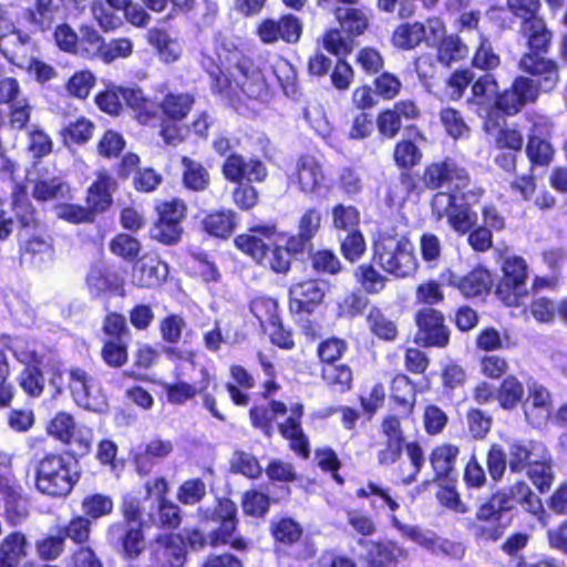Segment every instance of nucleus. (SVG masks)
Here are the masks:
<instances>
[{"label":"nucleus","instance_id":"obj_63","mask_svg":"<svg viewBox=\"0 0 567 567\" xmlns=\"http://www.w3.org/2000/svg\"><path fill=\"white\" fill-rule=\"evenodd\" d=\"M322 379L328 385L338 386L339 391L344 392L350 388L352 372L346 364H326L322 368Z\"/></svg>","mask_w":567,"mask_h":567},{"label":"nucleus","instance_id":"obj_13","mask_svg":"<svg viewBox=\"0 0 567 567\" xmlns=\"http://www.w3.org/2000/svg\"><path fill=\"white\" fill-rule=\"evenodd\" d=\"M504 277L497 293L508 303H518L527 293V264L522 257H507L502 266Z\"/></svg>","mask_w":567,"mask_h":567},{"label":"nucleus","instance_id":"obj_5","mask_svg":"<svg viewBox=\"0 0 567 567\" xmlns=\"http://www.w3.org/2000/svg\"><path fill=\"white\" fill-rule=\"evenodd\" d=\"M516 504L533 514L543 511V504L539 497L530 489L529 485L523 481L513 484L508 492H498L483 503L476 517L480 520L499 522L504 513L512 511Z\"/></svg>","mask_w":567,"mask_h":567},{"label":"nucleus","instance_id":"obj_8","mask_svg":"<svg viewBox=\"0 0 567 567\" xmlns=\"http://www.w3.org/2000/svg\"><path fill=\"white\" fill-rule=\"evenodd\" d=\"M68 385L79 406L95 413H103L107 410V399L101 382L85 370L79 367L71 368Z\"/></svg>","mask_w":567,"mask_h":567},{"label":"nucleus","instance_id":"obj_20","mask_svg":"<svg viewBox=\"0 0 567 567\" xmlns=\"http://www.w3.org/2000/svg\"><path fill=\"white\" fill-rule=\"evenodd\" d=\"M226 179L241 184L243 182H261L266 175L264 163L257 158H245L239 154H229L223 165Z\"/></svg>","mask_w":567,"mask_h":567},{"label":"nucleus","instance_id":"obj_25","mask_svg":"<svg viewBox=\"0 0 567 567\" xmlns=\"http://www.w3.org/2000/svg\"><path fill=\"white\" fill-rule=\"evenodd\" d=\"M528 400L525 416L533 426H542L550 419L551 395L547 388L535 380L527 382Z\"/></svg>","mask_w":567,"mask_h":567},{"label":"nucleus","instance_id":"obj_54","mask_svg":"<svg viewBox=\"0 0 567 567\" xmlns=\"http://www.w3.org/2000/svg\"><path fill=\"white\" fill-rule=\"evenodd\" d=\"M28 542L24 534L14 532L1 543L0 554L16 567L27 556Z\"/></svg>","mask_w":567,"mask_h":567},{"label":"nucleus","instance_id":"obj_29","mask_svg":"<svg viewBox=\"0 0 567 567\" xmlns=\"http://www.w3.org/2000/svg\"><path fill=\"white\" fill-rule=\"evenodd\" d=\"M498 84L493 74L487 73L477 79L472 85L470 105H476V112L481 117H488L495 110Z\"/></svg>","mask_w":567,"mask_h":567},{"label":"nucleus","instance_id":"obj_4","mask_svg":"<svg viewBox=\"0 0 567 567\" xmlns=\"http://www.w3.org/2000/svg\"><path fill=\"white\" fill-rule=\"evenodd\" d=\"M373 261L395 277H408L416 269L414 246L404 236L381 234L373 244Z\"/></svg>","mask_w":567,"mask_h":567},{"label":"nucleus","instance_id":"obj_21","mask_svg":"<svg viewBox=\"0 0 567 567\" xmlns=\"http://www.w3.org/2000/svg\"><path fill=\"white\" fill-rule=\"evenodd\" d=\"M519 68L537 78L536 87L544 92L551 91L559 80L558 66L555 61L536 53H525L520 61Z\"/></svg>","mask_w":567,"mask_h":567},{"label":"nucleus","instance_id":"obj_22","mask_svg":"<svg viewBox=\"0 0 567 567\" xmlns=\"http://www.w3.org/2000/svg\"><path fill=\"white\" fill-rule=\"evenodd\" d=\"M302 24L292 14L284 16L279 20H265L258 29L262 42L275 43L279 39L287 43H296L301 35Z\"/></svg>","mask_w":567,"mask_h":567},{"label":"nucleus","instance_id":"obj_35","mask_svg":"<svg viewBox=\"0 0 567 567\" xmlns=\"http://www.w3.org/2000/svg\"><path fill=\"white\" fill-rule=\"evenodd\" d=\"M86 284L93 297H100L105 292L118 295L122 291V281L115 272H111L101 266L91 267Z\"/></svg>","mask_w":567,"mask_h":567},{"label":"nucleus","instance_id":"obj_59","mask_svg":"<svg viewBox=\"0 0 567 567\" xmlns=\"http://www.w3.org/2000/svg\"><path fill=\"white\" fill-rule=\"evenodd\" d=\"M230 470L233 473H238L249 478H257L262 472L258 460L245 451L234 452L230 460Z\"/></svg>","mask_w":567,"mask_h":567},{"label":"nucleus","instance_id":"obj_64","mask_svg":"<svg viewBox=\"0 0 567 567\" xmlns=\"http://www.w3.org/2000/svg\"><path fill=\"white\" fill-rule=\"evenodd\" d=\"M312 269L318 274L336 275L341 271L339 257L329 249H321L310 255Z\"/></svg>","mask_w":567,"mask_h":567},{"label":"nucleus","instance_id":"obj_48","mask_svg":"<svg viewBox=\"0 0 567 567\" xmlns=\"http://www.w3.org/2000/svg\"><path fill=\"white\" fill-rule=\"evenodd\" d=\"M182 165L184 168L183 182L188 189L202 192L208 187L209 173L200 163L184 156Z\"/></svg>","mask_w":567,"mask_h":567},{"label":"nucleus","instance_id":"obj_7","mask_svg":"<svg viewBox=\"0 0 567 567\" xmlns=\"http://www.w3.org/2000/svg\"><path fill=\"white\" fill-rule=\"evenodd\" d=\"M198 516L204 522H212L218 524L209 533V543L213 546L229 543L231 548L244 551L247 549V542L241 538H233L234 532L237 527V506L229 498H218L214 507L199 508Z\"/></svg>","mask_w":567,"mask_h":567},{"label":"nucleus","instance_id":"obj_3","mask_svg":"<svg viewBox=\"0 0 567 567\" xmlns=\"http://www.w3.org/2000/svg\"><path fill=\"white\" fill-rule=\"evenodd\" d=\"M80 478L78 462L71 456L50 454L37 466L35 486L42 494L66 496Z\"/></svg>","mask_w":567,"mask_h":567},{"label":"nucleus","instance_id":"obj_27","mask_svg":"<svg viewBox=\"0 0 567 567\" xmlns=\"http://www.w3.org/2000/svg\"><path fill=\"white\" fill-rule=\"evenodd\" d=\"M168 276V266L157 256L144 255L133 267L132 279L141 288L158 286Z\"/></svg>","mask_w":567,"mask_h":567},{"label":"nucleus","instance_id":"obj_41","mask_svg":"<svg viewBox=\"0 0 567 567\" xmlns=\"http://www.w3.org/2000/svg\"><path fill=\"white\" fill-rule=\"evenodd\" d=\"M203 226L210 236L227 238L237 226V215L233 210L215 212L204 218Z\"/></svg>","mask_w":567,"mask_h":567},{"label":"nucleus","instance_id":"obj_55","mask_svg":"<svg viewBox=\"0 0 567 567\" xmlns=\"http://www.w3.org/2000/svg\"><path fill=\"white\" fill-rule=\"evenodd\" d=\"M270 66L285 94L288 96L295 94L297 73L293 65L286 59L276 56Z\"/></svg>","mask_w":567,"mask_h":567},{"label":"nucleus","instance_id":"obj_33","mask_svg":"<svg viewBox=\"0 0 567 567\" xmlns=\"http://www.w3.org/2000/svg\"><path fill=\"white\" fill-rule=\"evenodd\" d=\"M460 450L452 444L436 446L431 455L430 463L435 473V480L452 482L456 477L455 464Z\"/></svg>","mask_w":567,"mask_h":567},{"label":"nucleus","instance_id":"obj_37","mask_svg":"<svg viewBox=\"0 0 567 567\" xmlns=\"http://www.w3.org/2000/svg\"><path fill=\"white\" fill-rule=\"evenodd\" d=\"M520 32L527 39L528 53L544 54L548 51L551 33L543 19L522 22Z\"/></svg>","mask_w":567,"mask_h":567},{"label":"nucleus","instance_id":"obj_47","mask_svg":"<svg viewBox=\"0 0 567 567\" xmlns=\"http://www.w3.org/2000/svg\"><path fill=\"white\" fill-rule=\"evenodd\" d=\"M430 40L431 38L426 35L425 24L421 22L402 24L393 34L394 44L401 49H413L422 41Z\"/></svg>","mask_w":567,"mask_h":567},{"label":"nucleus","instance_id":"obj_56","mask_svg":"<svg viewBox=\"0 0 567 567\" xmlns=\"http://www.w3.org/2000/svg\"><path fill=\"white\" fill-rule=\"evenodd\" d=\"M360 214L353 206L339 204L332 209V225L338 234H346L358 229Z\"/></svg>","mask_w":567,"mask_h":567},{"label":"nucleus","instance_id":"obj_16","mask_svg":"<svg viewBox=\"0 0 567 567\" xmlns=\"http://www.w3.org/2000/svg\"><path fill=\"white\" fill-rule=\"evenodd\" d=\"M29 181L33 184L32 196L38 202L70 198V185L54 167L52 169L47 166L38 168L35 178Z\"/></svg>","mask_w":567,"mask_h":567},{"label":"nucleus","instance_id":"obj_61","mask_svg":"<svg viewBox=\"0 0 567 567\" xmlns=\"http://www.w3.org/2000/svg\"><path fill=\"white\" fill-rule=\"evenodd\" d=\"M206 484L200 478H189L181 484L176 498L179 503L193 506L200 503L206 496Z\"/></svg>","mask_w":567,"mask_h":567},{"label":"nucleus","instance_id":"obj_60","mask_svg":"<svg viewBox=\"0 0 567 567\" xmlns=\"http://www.w3.org/2000/svg\"><path fill=\"white\" fill-rule=\"evenodd\" d=\"M60 535L71 539L74 544L84 545L90 539L91 520L84 516H76L72 518L69 524L59 529Z\"/></svg>","mask_w":567,"mask_h":567},{"label":"nucleus","instance_id":"obj_34","mask_svg":"<svg viewBox=\"0 0 567 567\" xmlns=\"http://www.w3.org/2000/svg\"><path fill=\"white\" fill-rule=\"evenodd\" d=\"M123 101L135 113L137 120L143 124H148L157 114L158 105L147 99L138 87H120Z\"/></svg>","mask_w":567,"mask_h":567},{"label":"nucleus","instance_id":"obj_49","mask_svg":"<svg viewBox=\"0 0 567 567\" xmlns=\"http://www.w3.org/2000/svg\"><path fill=\"white\" fill-rule=\"evenodd\" d=\"M336 17L343 32L349 35H360L368 28V18L365 13L355 8H338Z\"/></svg>","mask_w":567,"mask_h":567},{"label":"nucleus","instance_id":"obj_58","mask_svg":"<svg viewBox=\"0 0 567 567\" xmlns=\"http://www.w3.org/2000/svg\"><path fill=\"white\" fill-rule=\"evenodd\" d=\"M524 386L515 377L509 375L504 379L498 389L497 399L503 409L515 408L523 399Z\"/></svg>","mask_w":567,"mask_h":567},{"label":"nucleus","instance_id":"obj_14","mask_svg":"<svg viewBox=\"0 0 567 567\" xmlns=\"http://www.w3.org/2000/svg\"><path fill=\"white\" fill-rule=\"evenodd\" d=\"M423 181L429 189L453 186L455 190H461L467 186L470 177L454 159L445 158L430 164L424 171Z\"/></svg>","mask_w":567,"mask_h":567},{"label":"nucleus","instance_id":"obj_46","mask_svg":"<svg viewBox=\"0 0 567 567\" xmlns=\"http://www.w3.org/2000/svg\"><path fill=\"white\" fill-rule=\"evenodd\" d=\"M467 55V45L455 34L444 37L437 47V61L444 66H451Z\"/></svg>","mask_w":567,"mask_h":567},{"label":"nucleus","instance_id":"obj_24","mask_svg":"<svg viewBox=\"0 0 567 567\" xmlns=\"http://www.w3.org/2000/svg\"><path fill=\"white\" fill-rule=\"evenodd\" d=\"M107 540L121 546L126 558H136L144 549L141 524L115 523L107 529Z\"/></svg>","mask_w":567,"mask_h":567},{"label":"nucleus","instance_id":"obj_38","mask_svg":"<svg viewBox=\"0 0 567 567\" xmlns=\"http://www.w3.org/2000/svg\"><path fill=\"white\" fill-rule=\"evenodd\" d=\"M0 344L10 351L14 359L24 367L33 363H43V355L38 353L25 338L3 333L0 337Z\"/></svg>","mask_w":567,"mask_h":567},{"label":"nucleus","instance_id":"obj_2","mask_svg":"<svg viewBox=\"0 0 567 567\" xmlns=\"http://www.w3.org/2000/svg\"><path fill=\"white\" fill-rule=\"evenodd\" d=\"M275 233L274 225H257L251 227L248 234L238 235L235 238V245L257 264L269 267L275 272L284 274L290 268L291 255L285 247L271 248Z\"/></svg>","mask_w":567,"mask_h":567},{"label":"nucleus","instance_id":"obj_1","mask_svg":"<svg viewBox=\"0 0 567 567\" xmlns=\"http://www.w3.org/2000/svg\"><path fill=\"white\" fill-rule=\"evenodd\" d=\"M219 60L225 72L218 65L208 72L214 93L228 99L238 96L239 92L250 100H264L268 96L266 79L250 58L234 49L225 54L219 53Z\"/></svg>","mask_w":567,"mask_h":567},{"label":"nucleus","instance_id":"obj_45","mask_svg":"<svg viewBox=\"0 0 567 567\" xmlns=\"http://www.w3.org/2000/svg\"><path fill=\"white\" fill-rule=\"evenodd\" d=\"M114 181L106 174H100L97 179L90 186L87 193V204L94 212H104L112 203L110 193Z\"/></svg>","mask_w":567,"mask_h":567},{"label":"nucleus","instance_id":"obj_50","mask_svg":"<svg viewBox=\"0 0 567 567\" xmlns=\"http://www.w3.org/2000/svg\"><path fill=\"white\" fill-rule=\"evenodd\" d=\"M367 321L371 332L378 338L386 341H392L396 338L398 328L395 322L381 309L377 307L371 308Z\"/></svg>","mask_w":567,"mask_h":567},{"label":"nucleus","instance_id":"obj_36","mask_svg":"<svg viewBox=\"0 0 567 567\" xmlns=\"http://www.w3.org/2000/svg\"><path fill=\"white\" fill-rule=\"evenodd\" d=\"M181 522L179 506L171 501L162 499L151 505L145 523L161 528L175 529L181 525Z\"/></svg>","mask_w":567,"mask_h":567},{"label":"nucleus","instance_id":"obj_18","mask_svg":"<svg viewBox=\"0 0 567 567\" xmlns=\"http://www.w3.org/2000/svg\"><path fill=\"white\" fill-rule=\"evenodd\" d=\"M326 291L327 284L322 280L309 279L292 285L289 289L290 311L295 313H311L323 300Z\"/></svg>","mask_w":567,"mask_h":567},{"label":"nucleus","instance_id":"obj_57","mask_svg":"<svg viewBox=\"0 0 567 567\" xmlns=\"http://www.w3.org/2000/svg\"><path fill=\"white\" fill-rule=\"evenodd\" d=\"M341 251L344 258L351 262L359 260L365 252L367 246L362 233L359 229L338 234Z\"/></svg>","mask_w":567,"mask_h":567},{"label":"nucleus","instance_id":"obj_43","mask_svg":"<svg viewBox=\"0 0 567 567\" xmlns=\"http://www.w3.org/2000/svg\"><path fill=\"white\" fill-rule=\"evenodd\" d=\"M43 363L25 365L18 374L17 381L25 394L32 398L42 395L45 388L44 374L41 370Z\"/></svg>","mask_w":567,"mask_h":567},{"label":"nucleus","instance_id":"obj_40","mask_svg":"<svg viewBox=\"0 0 567 567\" xmlns=\"http://www.w3.org/2000/svg\"><path fill=\"white\" fill-rule=\"evenodd\" d=\"M202 380L197 384L187 382H176L174 384H165L167 401L173 404H183L193 399L197 393H203L209 385V373L207 369H200Z\"/></svg>","mask_w":567,"mask_h":567},{"label":"nucleus","instance_id":"obj_6","mask_svg":"<svg viewBox=\"0 0 567 567\" xmlns=\"http://www.w3.org/2000/svg\"><path fill=\"white\" fill-rule=\"evenodd\" d=\"M347 522L360 535L355 543L361 547L360 555L368 560L369 567H395L393 546L368 538L377 532V525L369 515L357 509H350L347 512Z\"/></svg>","mask_w":567,"mask_h":567},{"label":"nucleus","instance_id":"obj_62","mask_svg":"<svg viewBox=\"0 0 567 567\" xmlns=\"http://www.w3.org/2000/svg\"><path fill=\"white\" fill-rule=\"evenodd\" d=\"M440 120L451 137L456 140L468 136L470 127L458 111L445 107L440 112Z\"/></svg>","mask_w":567,"mask_h":567},{"label":"nucleus","instance_id":"obj_9","mask_svg":"<svg viewBox=\"0 0 567 567\" xmlns=\"http://www.w3.org/2000/svg\"><path fill=\"white\" fill-rule=\"evenodd\" d=\"M250 311L269 334L271 342L286 350L295 347L292 333L286 329L278 316V305L272 298H258L251 301Z\"/></svg>","mask_w":567,"mask_h":567},{"label":"nucleus","instance_id":"obj_10","mask_svg":"<svg viewBox=\"0 0 567 567\" xmlns=\"http://www.w3.org/2000/svg\"><path fill=\"white\" fill-rule=\"evenodd\" d=\"M392 524L402 535L434 555L441 554L456 560H461L465 555V546L460 542L440 537L434 532L423 530L417 526L402 524L395 516L392 517Z\"/></svg>","mask_w":567,"mask_h":567},{"label":"nucleus","instance_id":"obj_19","mask_svg":"<svg viewBox=\"0 0 567 567\" xmlns=\"http://www.w3.org/2000/svg\"><path fill=\"white\" fill-rule=\"evenodd\" d=\"M152 555L158 567H183L186 561V542L177 534L158 536L152 546Z\"/></svg>","mask_w":567,"mask_h":567},{"label":"nucleus","instance_id":"obj_39","mask_svg":"<svg viewBox=\"0 0 567 567\" xmlns=\"http://www.w3.org/2000/svg\"><path fill=\"white\" fill-rule=\"evenodd\" d=\"M297 178L300 189L305 193H316L321 187L323 174L321 166L312 156H302L297 162Z\"/></svg>","mask_w":567,"mask_h":567},{"label":"nucleus","instance_id":"obj_52","mask_svg":"<svg viewBox=\"0 0 567 567\" xmlns=\"http://www.w3.org/2000/svg\"><path fill=\"white\" fill-rule=\"evenodd\" d=\"M78 39L76 54L82 58L91 59L99 55L104 45L103 38L93 27L82 25Z\"/></svg>","mask_w":567,"mask_h":567},{"label":"nucleus","instance_id":"obj_26","mask_svg":"<svg viewBox=\"0 0 567 567\" xmlns=\"http://www.w3.org/2000/svg\"><path fill=\"white\" fill-rule=\"evenodd\" d=\"M303 415V405L295 403L290 406V416L278 424L279 433L289 441L290 449L302 457H308L310 453L309 441L301 427V417Z\"/></svg>","mask_w":567,"mask_h":567},{"label":"nucleus","instance_id":"obj_32","mask_svg":"<svg viewBox=\"0 0 567 567\" xmlns=\"http://www.w3.org/2000/svg\"><path fill=\"white\" fill-rule=\"evenodd\" d=\"M287 411L288 408L284 402L271 400L267 404L254 405L249 411V417L252 426L270 439L275 432L274 420L277 416H284Z\"/></svg>","mask_w":567,"mask_h":567},{"label":"nucleus","instance_id":"obj_44","mask_svg":"<svg viewBox=\"0 0 567 567\" xmlns=\"http://www.w3.org/2000/svg\"><path fill=\"white\" fill-rule=\"evenodd\" d=\"M195 99L188 93H168L165 95L158 107L166 117L181 121L189 113L194 105Z\"/></svg>","mask_w":567,"mask_h":567},{"label":"nucleus","instance_id":"obj_28","mask_svg":"<svg viewBox=\"0 0 567 567\" xmlns=\"http://www.w3.org/2000/svg\"><path fill=\"white\" fill-rule=\"evenodd\" d=\"M447 281L466 298L482 296L488 292L493 285L492 275L483 267L474 268L466 275L450 272Z\"/></svg>","mask_w":567,"mask_h":567},{"label":"nucleus","instance_id":"obj_17","mask_svg":"<svg viewBox=\"0 0 567 567\" xmlns=\"http://www.w3.org/2000/svg\"><path fill=\"white\" fill-rule=\"evenodd\" d=\"M537 97V87L534 80L519 76L517 78L512 87L505 90L503 93L497 91L495 110H499L507 115H514L520 111V109L535 101Z\"/></svg>","mask_w":567,"mask_h":567},{"label":"nucleus","instance_id":"obj_51","mask_svg":"<svg viewBox=\"0 0 567 567\" xmlns=\"http://www.w3.org/2000/svg\"><path fill=\"white\" fill-rule=\"evenodd\" d=\"M446 218L449 225L462 235L467 234L477 223L476 213L472 210L468 204L464 203L463 198H461Z\"/></svg>","mask_w":567,"mask_h":567},{"label":"nucleus","instance_id":"obj_15","mask_svg":"<svg viewBox=\"0 0 567 567\" xmlns=\"http://www.w3.org/2000/svg\"><path fill=\"white\" fill-rule=\"evenodd\" d=\"M417 332L415 342L424 347H445L450 339L442 313L433 308H423L415 316Z\"/></svg>","mask_w":567,"mask_h":567},{"label":"nucleus","instance_id":"obj_23","mask_svg":"<svg viewBox=\"0 0 567 567\" xmlns=\"http://www.w3.org/2000/svg\"><path fill=\"white\" fill-rule=\"evenodd\" d=\"M508 466L512 472L529 468L539 458H546V447L533 440H512L507 443Z\"/></svg>","mask_w":567,"mask_h":567},{"label":"nucleus","instance_id":"obj_42","mask_svg":"<svg viewBox=\"0 0 567 567\" xmlns=\"http://www.w3.org/2000/svg\"><path fill=\"white\" fill-rule=\"evenodd\" d=\"M4 515L12 526L22 524L29 516L28 499L13 487H8L4 492Z\"/></svg>","mask_w":567,"mask_h":567},{"label":"nucleus","instance_id":"obj_31","mask_svg":"<svg viewBox=\"0 0 567 567\" xmlns=\"http://www.w3.org/2000/svg\"><path fill=\"white\" fill-rule=\"evenodd\" d=\"M59 9L55 0H34L32 7L24 10L23 18L32 32H45L52 28Z\"/></svg>","mask_w":567,"mask_h":567},{"label":"nucleus","instance_id":"obj_12","mask_svg":"<svg viewBox=\"0 0 567 567\" xmlns=\"http://www.w3.org/2000/svg\"><path fill=\"white\" fill-rule=\"evenodd\" d=\"M186 328V321L182 316L169 315L159 323L161 338L167 344H163L161 352L172 362H187L194 365L195 353L177 343L182 339V332Z\"/></svg>","mask_w":567,"mask_h":567},{"label":"nucleus","instance_id":"obj_11","mask_svg":"<svg viewBox=\"0 0 567 567\" xmlns=\"http://www.w3.org/2000/svg\"><path fill=\"white\" fill-rule=\"evenodd\" d=\"M11 198L12 210L17 220H13L7 212L0 209V239L7 238L13 231L16 223L25 230L34 228L38 223L37 210L29 198L25 186L16 184Z\"/></svg>","mask_w":567,"mask_h":567},{"label":"nucleus","instance_id":"obj_53","mask_svg":"<svg viewBox=\"0 0 567 567\" xmlns=\"http://www.w3.org/2000/svg\"><path fill=\"white\" fill-rule=\"evenodd\" d=\"M391 396L395 403L403 406L408 413L413 410L415 403V388L409 377L398 374L392 380Z\"/></svg>","mask_w":567,"mask_h":567},{"label":"nucleus","instance_id":"obj_30","mask_svg":"<svg viewBox=\"0 0 567 567\" xmlns=\"http://www.w3.org/2000/svg\"><path fill=\"white\" fill-rule=\"evenodd\" d=\"M35 44L29 33L16 29L0 41L1 54L12 64L23 66Z\"/></svg>","mask_w":567,"mask_h":567}]
</instances>
